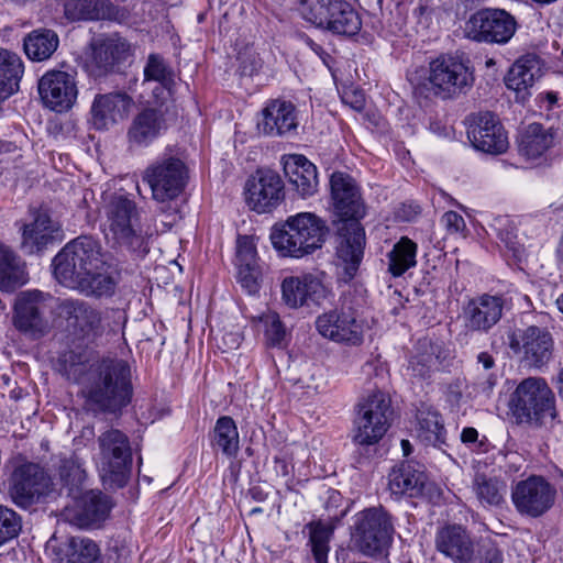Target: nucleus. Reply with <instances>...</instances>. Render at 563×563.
<instances>
[{
    "mask_svg": "<svg viewBox=\"0 0 563 563\" xmlns=\"http://www.w3.org/2000/svg\"><path fill=\"white\" fill-rule=\"evenodd\" d=\"M309 532L308 547H310L316 563H328V553L330 550V540L333 529L321 520L311 521L305 526Z\"/></svg>",
    "mask_w": 563,
    "mask_h": 563,
    "instance_id": "44",
    "label": "nucleus"
},
{
    "mask_svg": "<svg viewBox=\"0 0 563 563\" xmlns=\"http://www.w3.org/2000/svg\"><path fill=\"white\" fill-rule=\"evenodd\" d=\"M404 214L401 216L404 220L410 221L413 217L420 213V207L418 205H402L401 208Z\"/></svg>",
    "mask_w": 563,
    "mask_h": 563,
    "instance_id": "62",
    "label": "nucleus"
},
{
    "mask_svg": "<svg viewBox=\"0 0 563 563\" xmlns=\"http://www.w3.org/2000/svg\"><path fill=\"white\" fill-rule=\"evenodd\" d=\"M506 299L503 295L483 294L472 298L463 309L466 330L487 333L503 317Z\"/></svg>",
    "mask_w": 563,
    "mask_h": 563,
    "instance_id": "23",
    "label": "nucleus"
},
{
    "mask_svg": "<svg viewBox=\"0 0 563 563\" xmlns=\"http://www.w3.org/2000/svg\"><path fill=\"white\" fill-rule=\"evenodd\" d=\"M20 80L19 73H0V101L18 91Z\"/></svg>",
    "mask_w": 563,
    "mask_h": 563,
    "instance_id": "55",
    "label": "nucleus"
},
{
    "mask_svg": "<svg viewBox=\"0 0 563 563\" xmlns=\"http://www.w3.org/2000/svg\"><path fill=\"white\" fill-rule=\"evenodd\" d=\"M461 441L462 443L472 446L474 450L478 452H486V442L487 439L484 437L483 439H478V431L473 427H466L461 432Z\"/></svg>",
    "mask_w": 563,
    "mask_h": 563,
    "instance_id": "58",
    "label": "nucleus"
},
{
    "mask_svg": "<svg viewBox=\"0 0 563 563\" xmlns=\"http://www.w3.org/2000/svg\"><path fill=\"white\" fill-rule=\"evenodd\" d=\"M130 106L131 99L123 93L98 96L91 107V122L97 130H106L123 120Z\"/></svg>",
    "mask_w": 563,
    "mask_h": 563,
    "instance_id": "34",
    "label": "nucleus"
},
{
    "mask_svg": "<svg viewBox=\"0 0 563 563\" xmlns=\"http://www.w3.org/2000/svg\"><path fill=\"white\" fill-rule=\"evenodd\" d=\"M111 510L110 499L99 490H88L74 498L64 510L65 519L79 528H90L103 522Z\"/></svg>",
    "mask_w": 563,
    "mask_h": 563,
    "instance_id": "22",
    "label": "nucleus"
},
{
    "mask_svg": "<svg viewBox=\"0 0 563 563\" xmlns=\"http://www.w3.org/2000/svg\"><path fill=\"white\" fill-rule=\"evenodd\" d=\"M167 130V120L161 108H147L133 119L128 130L130 148H144L150 146Z\"/></svg>",
    "mask_w": 563,
    "mask_h": 563,
    "instance_id": "28",
    "label": "nucleus"
},
{
    "mask_svg": "<svg viewBox=\"0 0 563 563\" xmlns=\"http://www.w3.org/2000/svg\"><path fill=\"white\" fill-rule=\"evenodd\" d=\"M64 11L67 19L73 21L108 19L123 23L128 19L126 11L110 0H65Z\"/></svg>",
    "mask_w": 563,
    "mask_h": 563,
    "instance_id": "33",
    "label": "nucleus"
},
{
    "mask_svg": "<svg viewBox=\"0 0 563 563\" xmlns=\"http://www.w3.org/2000/svg\"><path fill=\"white\" fill-rule=\"evenodd\" d=\"M285 198L284 181L280 176L271 170H257L245 184V200L247 206L258 212H271Z\"/></svg>",
    "mask_w": 563,
    "mask_h": 563,
    "instance_id": "20",
    "label": "nucleus"
},
{
    "mask_svg": "<svg viewBox=\"0 0 563 563\" xmlns=\"http://www.w3.org/2000/svg\"><path fill=\"white\" fill-rule=\"evenodd\" d=\"M144 78L141 82V95L151 92L152 99L147 102L159 103L161 106L172 96L174 85L173 75L175 73H143Z\"/></svg>",
    "mask_w": 563,
    "mask_h": 563,
    "instance_id": "45",
    "label": "nucleus"
},
{
    "mask_svg": "<svg viewBox=\"0 0 563 563\" xmlns=\"http://www.w3.org/2000/svg\"><path fill=\"white\" fill-rule=\"evenodd\" d=\"M416 92L428 96L429 92L441 98H451L471 88L474 82L473 73H429L424 81L415 84L412 77L408 78Z\"/></svg>",
    "mask_w": 563,
    "mask_h": 563,
    "instance_id": "30",
    "label": "nucleus"
},
{
    "mask_svg": "<svg viewBox=\"0 0 563 563\" xmlns=\"http://www.w3.org/2000/svg\"><path fill=\"white\" fill-rule=\"evenodd\" d=\"M543 60L537 53H526L518 57L509 70H542Z\"/></svg>",
    "mask_w": 563,
    "mask_h": 563,
    "instance_id": "56",
    "label": "nucleus"
},
{
    "mask_svg": "<svg viewBox=\"0 0 563 563\" xmlns=\"http://www.w3.org/2000/svg\"><path fill=\"white\" fill-rule=\"evenodd\" d=\"M283 165L289 184L301 198H309L318 191L317 167L307 157L289 154L283 157Z\"/></svg>",
    "mask_w": 563,
    "mask_h": 563,
    "instance_id": "31",
    "label": "nucleus"
},
{
    "mask_svg": "<svg viewBox=\"0 0 563 563\" xmlns=\"http://www.w3.org/2000/svg\"><path fill=\"white\" fill-rule=\"evenodd\" d=\"M429 70H470L473 68L468 56L461 51L441 53L429 57Z\"/></svg>",
    "mask_w": 563,
    "mask_h": 563,
    "instance_id": "49",
    "label": "nucleus"
},
{
    "mask_svg": "<svg viewBox=\"0 0 563 563\" xmlns=\"http://www.w3.org/2000/svg\"><path fill=\"white\" fill-rule=\"evenodd\" d=\"M60 364L67 379L81 386L88 411L118 415L131 402V368L124 360L108 357L88 364L70 352L63 356Z\"/></svg>",
    "mask_w": 563,
    "mask_h": 563,
    "instance_id": "1",
    "label": "nucleus"
},
{
    "mask_svg": "<svg viewBox=\"0 0 563 563\" xmlns=\"http://www.w3.org/2000/svg\"><path fill=\"white\" fill-rule=\"evenodd\" d=\"M536 79L534 73H506L504 82L515 92L516 101L523 103L531 96L530 88Z\"/></svg>",
    "mask_w": 563,
    "mask_h": 563,
    "instance_id": "51",
    "label": "nucleus"
},
{
    "mask_svg": "<svg viewBox=\"0 0 563 563\" xmlns=\"http://www.w3.org/2000/svg\"><path fill=\"white\" fill-rule=\"evenodd\" d=\"M132 54V45L124 37L114 33L90 43V62L87 67L110 70L115 65L125 62Z\"/></svg>",
    "mask_w": 563,
    "mask_h": 563,
    "instance_id": "27",
    "label": "nucleus"
},
{
    "mask_svg": "<svg viewBox=\"0 0 563 563\" xmlns=\"http://www.w3.org/2000/svg\"><path fill=\"white\" fill-rule=\"evenodd\" d=\"M102 231L112 247L123 249L136 256L150 252L148 239L154 234L140 224L141 211L133 198L124 192H114L104 198L101 208Z\"/></svg>",
    "mask_w": 563,
    "mask_h": 563,
    "instance_id": "3",
    "label": "nucleus"
},
{
    "mask_svg": "<svg viewBox=\"0 0 563 563\" xmlns=\"http://www.w3.org/2000/svg\"><path fill=\"white\" fill-rule=\"evenodd\" d=\"M240 437L235 421L229 416H221L217 419L212 445L221 450L228 457H235L240 450Z\"/></svg>",
    "mask_w": 563,
    "mask_h": 563,
    "instance_id": "43",
    "label": "nucleus"
},
{
    "mask_svg": "<svg viewBox=\"0 0 563 563\" xmlns=\"http://www.w3.org/2000/svg\"><path fill=\"white\" fill-rule=\"evenodd\" d=\"M472 492L483 508H498L506 501L507 483L497 476L475 474Z\"/></svg>",
    "mask_w": 563,
    "mask_h": 563,
    "instance_id": "38",
    "label": "nucleus"
},
{
    "mask_svg": "<svg viewBox=\"0 0 563 563\" xmlns=\"http://www.w3.org/2000/svg\"><path fill=\"white\" fill-rule=\"evenodd\" d=\"M391 416V401L385 393L368 395L357 405L353 441L362 446L378 443L390 427Z\"/></svg>",
    "mask_w": 563,
    "mask_h": 563,
    "instance_id": "11",
    "label": "nucleus"
},
{
    "mask_svg": "<svg viewBox=\"0 0 563 563\" xmlns=\"http://www.w3.org/2000/svg\"><path fill=\"white\" fill-rule=\"evenodd\" d=\"M509 410L518 423L542 424L555 418V398L543 378L528 377L511 394Z\"/></svg>",
    "mask_w": 563,
    "mask_h": 563,
    "instance_id": "10",
    "label": "nucleus"
},
{
    "mask_svg": "<svg viewBox=\"0 0 563 563\" xmlns=\"http://www.w3.org/2000/svg\"><path fill=\"white\" fill-rule=\"evenodd\" d=\"M328 234L329 228L323 219L312 212H300L275 224L271 241L280 256L302 258L320 250Z\"/></svg>",
    "mask_w": 563,
    "mask_h": 563,
    "instance_id": "4",
    "label": "nucleus"
},
{
    "mask_svg": "<svg viewBox=\"0 0 563 563\" xmlns=\"http://www.w3.org/2000/svg\"><path fill=\"white\" fill-rule=\"evenodd\" d=\"M46 550L55 563H101L99 547L88 538L70 537L60 542L52 538Z\"/></svg>",
    "mask_w": 563,
    "mask_h": 563,
    "instance_id": "26",
    "label": "nucleus"
},
{
    "mask_svg": "<svg viewBox=\"0 0 563 563\" xmlns=\"http://www.w3.org/2000/svg\"><path fill=\"white\" fill-rule=\"evenodd\" d=\"M538 324L517 329L508 335L510 350L530 368L540 369L552 358L554 340L545 325L549 316L539 313Z\"/></svg>",
    "mask_w": 563,
    "mask_h": 563,
    "instance_id": "12",
    "label": "nucleus"
},
{
    "mask_svg": "<svg viewBox=\"0 0 563 563\" xmlns=\"http://www.w3.org/2000/svg\"><path fill=\"white\" fill-rule=\"evenodd\" d=\"M58 44V35L53 30L37 29L24 38L23 47L30 59L42 62L52 56Z\"/></svg>",
    "mask_w": 563,
    "mask_h": 563,
    "instance_id": "41",
    "label": "nucleus"
},
{
    "mask_svg": "<svg viewBox=\"0 0 563 563\" xmlns=\"http://www.w3.org/2000/svg\"><path fill=\"white\" fill-rule=\"evenodd\" d=\"M325 297V286L312 274L289 276L282 283V298L289 308L297 309L310 303H319Z\"/></svg>",
    "mask_w": 563,
    "mask_h": 563,
    "instance_id": "24",
    "label": "nucleus"
},
{
    "mask_svg": "<svg viewBox=\"0 0 563 563\" xmlns=\"http://www.w3.org/2000/svg\"><path fill=\"white\" fill-rule=\"evenodd\" d=\"M441 223L450 234L463 233L466 229L464 218L455 211L445 212L441 218Z\"/></svg>",
    "mask_w": 563,
    "mask_h": 563,
    "instance_id": "57",
    "label": "nucleus"
},
{
    "mask_svg": "<svg viewBox=\"0 0 563 563\" xmlns=\"http://www.w3.org/2000/svg\"><path fill=\"white\" fill-rule=\"evenodd\" d=\"M467 121V137L475 150L490 155H499L508 150L507 132L495 113L478 112L471 114Z\"/></svg>",
    "mask_w": 563,
    "mask_h": 563,
    "instance_id": "19",
    "label": "nucleus"
},
{
    "mask_svg": "<svg viewBox=\"0 0 563 563\" xmlns=\"http://www.w3.org/2000/svg\"><path fill=\"white\" fill-rule=\"evenodd\" d=\"M104 265L101 244L87 235L68 242L53 260L55 277L68 287Z\"/></svg>",
    "mask_w": 563,
    "mask_h": 563,
    "instance_id": "9",
    "label": "nucleus"
},
{
    "mask_svg": "<svg viewBox=\"0 0 563 563\" xmlns=\"http://www.w3.org/2000/svg\"><path fill=\"white\" fill-rule=\"evenodd\" d=\"M492 229L505 246L511 251L517 250L518 229L516 222L508 216H499L494 219Z\"/></svg>",
    "mask_w": 563,
    "mask_h": 563,
    "instance_id": "54",
    "label": "nucleus"
},
{
    "mask_svg": "<svg viewBox=\"0 0 563 563\" xmlns=\"http://www.w3.org/2000/svg\"><path fill=\"white\" fill-rule=\"evenodd\" d=\"M417 435L421 443L445 452L446 429L441 415L435 410H420L418 416Z\"/></svg>",
    "mask_w": 563,
    "mask_h": 563,
    "instance_id": "39",
    "label": "nucleus"
},
{
    "mask_svg": "<svg viewBox=\"0 0 563 563\" xmlns=\"http://www.w3.org/2000/svg\"><path fill=\"white\" fill-rule=\"evenodd\" d=\"M552 144L549 135L540 124H531L521 136L519 152L528 159L540 157Z\"/></svg>",
    "mask_w": 563,
    "mask_h": 563,
    "instance_id": "46",
    "label": "nucleus"
},
{
    "mask_svg": "<svg viewBox=\"0 0 563 563\" xmlns=\"http://www.w3.org/2000/svg\"><path fill=\"white\" fill-rule=\"evenodd\" d=\"M144 70H165L163 57L159 54H151Z\"/></svg>",
    "mask_w": 563,
    "mask_h": 563,
    "instance_id": "61",
    "label": "nucleus"
},
{
    "mask_svg": "<svg viewBox=\"0 0 563 563\" xmlns=\"http://www.w3.org/2000/svg\"><path fill=\"white\" fill-rule=\"evenodd\" d=\"M476 360L477 371L483 372H479L475 378V390L488 396L497 384V375L494 372L495 358L488 352H481Z\"/></svg>",
    "mask_w": 563,
    "mask_h": 563,
    "instance_id": "48",
    "label": "nucleus"
},
{
    "mask_svg": "<svg viewBox=\"0 0 563 563\" xmlns=\"http://www.w3.org/2000/svg\"><path fill=\"white\" fill-rule=\"evenodd\" d=\"M350 530L353 549L368 558L386 554L395 533L391 516L383 507H369L356 512Z\"/></svg>",
    "mask_w": 563,
    "mask_h": 563,
    "instance_id": "8",
    "label": "nucleus"
},
{
    "mask_svg": "<svg viewBox=\"0 0 563 563\" xmlns=\"http://www.w3.org/2000/svg\"><path fill=\"white\" fill-rule=\"evenodd\" d=\"M142 179L148 185L154 201L161 205V211L177 218L178 208L175 201L184 192L189 170L185 162L170 152H165L153 161L143 172Z\"/></svg>",
    "mask_w": 563,
    "mask_h": 563,
    "instance_id": "6",
    "label": "nucleus"
},
{
    "mask_svg": "<svg viewBox=\"0 0 563 563\" xmlns=\"http://www.w3.org/2000/svg\"><path fill=\"white\" fill-rule=\"evenodd\" d=\"M238 283L249 294L260 290L261 271L257 264V253L247 236L239 239L236 251Z\"/></svg>",
    "mask_w": 563,
    "mask_h": 563,
    "instance_id": "35",
    "label": "nucleus"
},
{
    "mask_svg": "<svg viewBox=\"0 0 563 563\" xmlns=\"http://www.w3.org/2000/svg\"><path fill=\"white\" fill-rule=\"evenodd\" d=\"M56 310L73 332L88 342H96L106 333L117 334L126 321L124 312L119 309L103 311L79 298L59 300Z\"/></svg>",
    "mask_w": 563,
    "mask_h": 563,
    "instance_id": "7",
    "label": "nucleus"
},
{
    "mask_svg": "<svg viewBox=\"0 0 563 563\" xmlns=\"http://www.w3.org/2000/svg\"><path fill=\"white\" fill-rule=\"evenodd\" d=\"M57 472L63 486L68 495L78 494L87 481L85 459L79 451L59 459Z\"/></svg>",
    "mask_w": 563,
    "mask_h": 563,
    "instance_id": "40",
    "label": "nucleus"
},
{
    "mask_svg": "<svg viewBox=\"0 0 563 563\" xmlns=\"http://www.w3.org/2000/svg\"><path fill=\"white\" fill-rule=\"evenodd\" d=\"M23 62L15 52L0 48V70H22Z\"/></svg>",
    "mask_w": 563,
    "mask_h": 563,
    "instance_id": "59",
    "label": "nucleus"
},
{
    "mask_svg": "<svg viewBox=\"0 0 563 563\" xmlns=\"http://www.w3.org/2000/svg\"><path fill=\"white\" fill-rule=\"evenodd\" d=\"M478 563H503V553L497 547L489 544L484 548Z\"/></svg>",
    "mask_w": 563,
    "mask_h": 563,
    "instance_id": "60",
    "label": "nucleus"
},
{
    "mask_svg": "<svg viewBox=\"0 0 563 563\" xmlns=\"http://www.w3.org/2000/svg\"><path fill=\"white\" fill-rule=\"evenodd\" d=\"M437 550L453 563H470L474 555V545L465 528L449 525L442 528L435 538Z\"/></svg>",
    "mask_w": 563,
    "mask_h": 563,
    "instance_id": "32",
    "label": "nucleus"
},
{
    "mask_svg": "<svg viewBox=\"0 0 563 563\" xmlns=\"http://www.w3.org/2000/svg\"><path fill=\"white\" fill-rule=\"evenodd\" d=\"M426 475L410 463L395 466L388 475V486L393 495L416 497L423 490Z\"/></svg>",
    "mask_w": 563,
    "mask_h": 563,
    "instance_id": "37",
    "label": "nucleus"
},
{
    "mask_svg": "<svg viewBox=\"0 0 563 563\" xmlns=\"http://www.w3.org/2000/svg\"><path fill=\"white\" fill-rule=\"evenodd\" d=\"M511 501L517 512L528 518H540L554 505L555 487L543 476L531 475L511 488Z\"/></svg>",
    "mask_w": 563,
    "mask_h": 563,
    "instance_id": "16",
    "label": "nucleus"
},
{
    "mask_svg": "<svg viewBox=\"0 0 563 563\" xmlns=\"http://www.w3.org/2000/svg\"><path fill=\"white\" fill-rule=\"evenodd\" d=\"M418 245L408 236H401L394 244L391 251L387 254L388 272L394 277L404 275L408 269L417 265Z\"/></svg>",
    "mask_w": 563,
    "mask_h": 563,
    "instance_id": "42",
    "label": "nucleus"
},
{
    "mask_svg": "<svg viewBox=\"0 0 563 563\" xmlns=\"http://www.w3.org/2000/svg\"><path fill=\"white\" fill-rule=\"evenodd\" d=\"M333 224L336 228V267L340 279L347 283L356 275L363 260L365 231L360 219L365 216V205L355 179L343 172H334L330 177Z\"/></svg>",
    "mask_w": 563,
    "mask_h": 563,
    "instance_id": "2",
    "label": "nucleus"
},
{
    "mask_svg": "<svg viewBox=\"0 0 563 563\" xmlns=\"http://www.w3.org/2000/svg\"><path fill=\"white\" fill-rule=\"evenodd\" d=\"M49 295L41 290H24L15 296L13 303V325L31 339H40L52 329Z\"/></svg>",
    "mask_w": 563,
    "mask_h": 563,
    "instance_id": "14",
    "label": "nucleus"
},
{
    "mask_svg": "<svg viewBox=\"0 0 563 563\" xmlns=\"http://www.w3.org/2000/svg\"><path fill=\"white\" fill-rule=\"evenodd\" d=\"M517 30L514 15L504 9L484 8L473 13L466 22L470 38L479 43L506 44Z\"/></svg>",
    "mask_w": 563,
    "mask_h": 563,
    "instance_id": "17",
    "label": "nucleus"
},
{
    "mask_svg": "<svg viewBox=\"0 0 563 563\" xmlns=\"http://www.w3.org/2000/svg\"><path fill=\"white\" fill-rule=\"evenodd\" d=\"M62 239L60 224L53 220L46 211L38 210L34 214L33 221L23 227L22 249L27 254L38 253Z\"/></svg>",
    "mask_w": 563,
    "mask_h": 563,
    "instance_id": "25",
    "label": "nucleus"
},
{
    "mask_svg": "<svg viewBox=\"0 0 563 563\" xmlns=\"http://www.w3.org/2000/svg\"><path fill=\"white\" fill-rule=\"evenodd\" d=\"M556 254H558V257H559L560 262L563 263V233H562V236L560 239V243H559V246H558V250H556Z\"/></svg>",
    "mask_w": 563,
    "mask_h": 563,
    "instance_id": "64",
    "label": "nucleus"
},
{
    "mask_svg": "<svg viewBox=\"0 0 563 563\" xmlns=\"http://www.w3.org/2000/svg\"><path fill=\"white\" fill-rule=\"evenodd\" d=\"M558 389H559V394L563 398V368L560 371L559 376H558Z\"/></svg>",
    "mask_w": 563,
    "mask_h": 563,
    "instance_id": "63",
    "label": "nucleus"
},
{
    "mask_svg": "<svg viewBox=\"0 0 563 563\" xmlns=\"http://www.w3.org/2000/svg\"><path fill=\"white\" fill-rule=\"evenodd\" d=\"M302 14L316 26L338 35L354 36L362 27L357 11L343 0H306Z\"/></svg>",
    "mask_w": 563,
    "mask_h": 563,
    "instance_id": "13",
    "label": "nucleus"
},
{
    "mask_svg": "<svg viewBox=\"0 0 563 563\" xmlns=\"http://www.w3.org/2000/svg\"><path fill=\"white\" fill-rule=\"evenodd\" d=\"M119 275L109 267L92 269L70 287L87 297L109 298L114 295Z\"/></svg>",
    "mask_w": 563,
    "mask_h": 563,
    "instance_id": "36",
    "label": "nucleus"
},
{
    "mask_svg": "<svg viewBox=\"0 0 563 563\" xmlns=\"http://www.w3.org/2000/svg\"><path fill=\"white\" fill-rule=\"evenodd\" d=\"M38 93L45 107L62 113L73 108L78 90L70 73H44L38 80Z\"/></svg>",
    "mask_w": 563,
    "mask_h": 563,
    "instance_id": "21",
    "label": "nucleus"
},
{
    "mask_svg": "<svg viewBox=\"0 0 563 563\" xmlns=\"http://www.w3.org/2000/svg\"><path fill=\"white\" fill-rule=\"evenodd\" d=\"M52 488V478L43 467L25 463L14 470L9 494L16 506L26 509L47 496Z\"/></svg>",
    "mask_w": 563,
    "mask_h": 563,
    "instance_id": "18",
    "label": "nucleus"
},
{
    "mask_svg": "<svg viewBox=\"0 0 563 563\" xmlns=\"http://www.w3.org/2000/svg\"><path fill=\"white\" fill-rule=\"evenodd\" d=\"M101 455V476L117 487H123L132 466L129 438L118 429L102 432L98 438Z\"/></svg>",
    "mask_w": 563,
    "mask_h": 563,
    "instance_id": "15",
    "label": "nucleus"
},
{
    "mask_svg": "<svg viewBox=\"0 0 563 563\" xmlns=\"http://www.w3.org/2000/svg\"><path fill=\"white\" fill-rule=\"evenodd\" d=\"M336 89L341 96L342 101L349 104L356 111H362L365 107V95L363 90L355 84L347 85L344 81V76L350 73H331Z\"/></svg>",
    "mask_w": 563,
    "mask_h": 563,
    "instance_id": "50",
    "label": "nucleus"
},
{
    "mask_svg": "<svg viewBox=\"0 0 563 563\" xmlns=\"http://www.w3.org/2000/svg\"><path fill=\"white\" fill-rule=\"evenodd\" d=\"M15 255L0 243V289L12 291L23 285L25 279Z\"/></svg>",
    "mask_w": 563,
    "mask_h": 563,
    "instance_id": "47",
    "label": "nucleus"
},
{
    "mask_svg": "<svg viewBox=\"0 0 563 563\" xmlns=\"http://www.w3.org/2000/svg\"><path fill=\"white\" fill-rule=\"evenodd\" d=\"M21 528L20 516L14 510L0 505V547L16 538Z\"/></svg>",
    "mask_w": 563,
    "mask_h": 563,
    "instance_id": "53",
    "label": "nucleus"
},
{
    "mask_svg": "<svg viewBox=\"0 0 563 563\" xmlns=\"http://www.w3.org/2000/svg\"><path fill=\"white\" fill-rule=\"evenodd\" d=\"M260 321L265 327V339L269 346L280 347L286 336L285 327L276 312L268 311L261 316Z\"/></svg>",
    "mask_w": 563,
    "mask_h": 563,
    "instance_id": "52",
    "label": "nucleus"
},
{
    "mask_svg": "<svg viewBox=\"0 0 563 563\" xmlns=\"http://www.w3.org/2000/svg\"><path fill=\"white\" fill-rule=\"evenodd\" d=\"M263 119L258 122L260 131L268 136H284L298 126L296 107L283 99L267 102L262 111Z\"/></svg>",
    "mask_w": 563,
    "mask_h": 563,
    "instance_id": "29",
    "label": "nucleus"
},
{
    "mask_svg": "<svg viewBox=\"0 0 563 563\" xmlns=\"http://www.w3.org/2000/svg\"><path fill=\"white\" fill-rule=\"evenodd\" d=\"M339 307L331 309L316 319L320 335L335 343L360 346L364 342L366 321L363 318L365 298L362 290L350 288L339 300Z\"/></svg>",
    "mask_w": 563,
    "mask_h": 563,
    "instance_id": "5",
    "label": "nucleus"
}]
</instances>
